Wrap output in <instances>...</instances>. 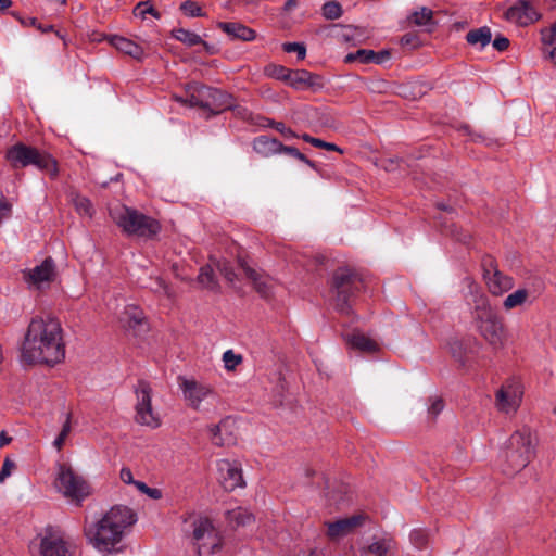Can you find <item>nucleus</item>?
<instances>
[{"label": "nucleus", "mask_w": 556, "mask_h": 556, "mask_svg": "<svg viewBox=\"0 0 556 556\" xmlns=\"http://www.w3.org/2000/svg\"><path fill=\"white\" fill-rule=\"evenodd\" d=\"M323 15L327 20H337L342 15L341 5L336 1H329L323 5Z\"/></svg>", "instance_id": "obj_38"}, {"label": "nucleus", "mask_w": 556, "mask_h": 556, "mask_svg": "<svg viewBox=\"0 0 556 556\" xmlns=\"http://www.w3.org/2000/svg\"><path fill=\"white\" fill-rule=\"evenodd\" d=\"M136 522L137 515L130 507L115 505L99 521L86 526L85 534L97 551L111 553L122 541L125 531Z\"/></svg>", "instance_id": "obj_2"}, {"label": "nucleus", "mask_w": 556, "mask_h": 556, "mask_svg": "<svg viewBox=\"0 0 556 556\" xmlns=\"http://www.w3.org/2000/svg\"><path fill=\"white\" fill-rule=\"evenodd\" d=\"M228 520L237 527H244L253 521V516L247 509L238 507L228 511Z\"/></svg>", "instance_id": "obj_31"}, {"label": "nucleus", "mask_w": 556, "mask_h": 556, "mask_svg": "<svg viewBox=\"0 0 556 556\" xmlns=\"http://www.w3.org/2000/svg\"><path fill=\"white\" fill-rule=\"evenodd\" d=\"M217 268L219 273L230 282H233L236 279V274L232 267L227 262H218Z\"/></svg>", "instance_id": "obj_49"}, {"label": "nucleus", "mask_w": 556, "mask_h": 556, "mask_svg": "<svg viewBox=\"0 0 556 556\" xmlns=\"http://www.w3.org/2000/svg\"><path fill=\"white\" fill-rule=\"evenodd\" d=\"M289 85L295 89L314 91L324 88L325 83L321 76L306 70L292 71Z\"/></svg>", "instance_id": "obj_20"}, {"label": "nucleus", "mask_w": 556, "mask_h": 556, "mask_svg": "<svg viewBox=\"0 0 556 556\" xmlns=\"http://www.w3.org/2000/svg\"><path fill=\"white\" fill-rule=\"evenodd\" d=\"M361 280L349 268H339L332 277V291L336 294V308L342 314H349L351 311L350 299L358 289Z\"/></svg>", "instance_id": "obj_11"}, {"label": "nucleus", "mask_w": 556, "mask_h": 556, "mask_svg": "<svg viewBox=\"0 0 556 556\" xmlns=\"http://www.w3.org/2000/svg\"><path fill=\"white\" fill-rule=\"evenodd\" d=\"M109 42L118 51L136 60H141L144 55L142 47L128 38L113 35L109 38Z\"/></svg>", "instance_id": "obj_24"}, {"label": "nucleus", "mask_w": 556, "mask_h": 556, "mask_svg": "<svg viewBox=\"0 0 556 556\" xmlns=\"http://www.w3.org/2000/svg\"><path fill=\"white\" fill-rule=\"evenodd\" d=\"M110 216L123 232L129 236L151 238L161 230L156 219L125 205L111 208Z\"/></svg>", "instance_id": "obj_6"}, {"label": "nucleus", "mask_w": 556, "mask_h": 556, "mask_svg": "<svg viewBox=\"0 0 556 556\" xmlns=\"http://www.w3.org/2000/svg\"><path fill=\"white\" fill-rule=\"evenodd\" d=\"M296 5V0H287L285 3V9L290 11Z\"/></svg>", "instance_id": "obj_61"}, {"label": "nucleus", "mask_w": 556, "mask_h": 556, "mask_svg": "<svg viewBox=\"0 0 556 556\" xmlns=\"http://www.w3.org/2000/svg\"><path fill=\"white\" fill-rule=\"evenodd\" d=\"M173 36L175 39L181 41L188 47H193L197 45H203L205 48L207 47V43L198 34L184 28L174 29Z\"/></svg>", "instance_id": "obj_29"}, {"label": "nucleus", "mask_w": 556, "mask_h": 556, "mask_svg": "<svg viewBox=\"0 0 556 556\" xmlns=\"http://www.w3.org/2000/svg\"><path fill=\"white\" fill-rule=\"evenodd\" d=\"M492 45L497 51H505L509 46V40L506 37H496Z\"/></svg>", "instance_id": "obj_55"}, {"label": "nucleus", "mask_w": 556, "mask_h": 556, "mask_svg": "<svg viewBox=\"0 0 556 556\" xmlns=\"http://www.w3.org/2000/svg\"><path fill=\"white\" fill-rule=\"evenodd\" d=\"M541 40L544 46V51L556 45V36L547 28L541 30Z\"/></svg>", "instance_id": "obj_50"}, {"label": "nucleus", "mask_w": 556, "mask_h": 556, "mask_svg": "<svg viewBox=\"0 0 556 556\" xmlns=\"http://www.w3.org/2000/svg\"><path fill=\"white\" fill-rule=\"evenodd\" d=\"M7 157L14 167L34 165L40 170H46L51 176L58 173L56 162L51 155L23 143H17L9 149Z\"/></svg>", "instance_id": "obj_7"}, {"label": "nucleus", "mask_w": 556, "mask_h": 556, "mask_svg": "<svg viewBox=\"0 0 556 556\" xmlns=\"http://www.w3.org/2000/svg\"><path fill=\"white\" fill-rule=\"evenodd\" d=\"M444 407L443 401L440 397H434L431 400V405L429 407V413L432 415H438Z\"/></svg>", "instance_id": "obj_52"}, {"label": "nucleus", "mask_w": 556, "mask_h": 556, "mask_svg": "<svg viewBox=\"0 0 556 556\" xmlns=\"http://www.w3.org/2000/svg\"><path fill=\"white\" fill-rule=\"evenodd\" d=\"M178 102L188 103L207 110L212 114H218L225 110L233 109L232 96L222 90L195 83L189 84L186 97H176Z\"/></svg>", "instance_id": "obj_5"}, {"label": "nucleus", "mask_w": 556, "mask_h": 556, "mask_svg": "<svg viewBox=\"0 0 556 556\" xmlns=\"http://www.w3.org/2000/svg\"><path fill=\"white\" fill-rule=\"evenodd\" d=\"M538 439L530 428L514 431L498 457V467L506 476L523 470L536 456Z\"/></svg>", "instance_id": "obj_3"}, {"label": "nucleus", "mask_w": 556, "mask_h": 556, "mask_svg": "<svg viewBox=\"0 0 556 556\" xmlns=\"http://www.w3.org/2000/svg\"><path fill=\"white\" fill-rule=\"evenodd\" d=\"M375 51L372 50H365L361 49L357 50L354 54H349L346 56V62H352L354 60H358L363 64H369L372 63V60L375 59Z\"/></svg>", "instance_id": "obj_41"}, {"label": "nucleus", "mask_w": 556, "mask_h": 556, "mask_svg": "<svg viewBox=\"0 0 556 556\" xmlns=\"http://www.w3.org/2000/svg\"><path fill=\"white\" fill-rule=\"evenodd\" d=\"M483 278L489 291L494 295H502L514 287V279L502 273L491 256L482 261Z\"/></svg>", "instance_id": "obj_13"}, {"label": "nucleus", "mask_w": 556, "mask_h": 556, "mask_svg": "<svg viewBox=\"0 0 556 556\" xmlns=\"http://www.w3.org/2000/svg\"><path fill=\"white\" fill-rule=\"evenodd\" d=\"M314 147L323 148V149L330 150V151H340L341 152V150L336 144L326 142L318 138H316V140L314 141Z\"/></svg>", "instance_id": "obj_57"}, {"label": "nucleus", "mask_w": 556, "mask_h": 556, "mask_svg": "<svg viewBox=\"0 0 556 556\" xmlns=\"http://www.w3.org/2000/svg\"><path fill=\"white\" fill-rule=\"evenodd\" d=\"M395 548V541L392 538H382L372 542L368 546V552L376 556H387V554Z\"/></svg>", "instance_id": "obj_30"}, {"label": "nucleus", "mask_w": 556, "mask_h": 556, "mask_svg": "<svg viewBox=\"0 0 556 556\" xmlns=\"http://www.w3.org/2000/svg\"><path fill=\"white\" fill-rule=\"evenodd\" d=\"M346 343L355 350L372 353L378 350V344L362 332H353L345 336Z\"/></svg>", "instance_id": "obj_26"}, {"label": "nucleus", "mask_w": 556, "mask_h": 556, "mask_svg": "<svg viewBox=\"0 0 556 556\" xmlns=\"http://www.w3.org/2000/svg\"><path fill=\"white\" fill-rule=\"evenodd\" d=\"M119 478L126 484H132L136 481L129 468H122L119 472Z\"/></svg>", "instance_id": "obj_56"}, {"label": "nucleus", "mask_w": 556, "mask_h": 556, "mask_svg": "<svg viewBox=\"0 0 556 556\" xmlns=\"http://www.w3.org/2000/svg\"><path fill=\"white\" fill-rule=\"evenodd\" d=\"M527 4L525 3L523 8L520 7H511L505 12V17L507 21L525 24L523 14L525 8Z\"/></svg>", "instance_id": "obj_44"}, {"label": "nucleus", "mask_w": 556, "mask_h": 556, "mask_svg": "<svg viewBox=\"0 0 556 556\" xmlns=\"http://www.w3.org/2000/svg\"><path fill=\"white\" fill-rule=\"evenodd\" d=\"M192 543L199 556H211L223 545V538L207 517H198L192 522Z\"/></svg>", "instance_id": "obj_8"}, {"label": "nucleus", "mask_w": 556, "mask_h": 556, "mask_svg": "<svg viewBox=\"0 0 556 556\" xmlns=\"http://www.w3.org/2000/svg\"><path fill=\"white\" fill-rule=\"evenodd\" d=\"M529 298V292L526 289H518L515 292L510 293L505 300H504V307L505 309L509 311L515 307L521 306Z\"/></svg>", "instance_id": "obj_32"}, {"label": "nucleus", "mask_w": 556, "mask_h": 556, "mask_svg": "<svg viewBox=\"0 0 556 556\" xmlns=\"http://www.w3.org/2000/svg\"><path fill=\"white\" fill-rule=\"evenodd\" d=\"M365 517L363 515H355L350 518L337 520L334 522H327V535L331 540H337L351 533L356 527L363 525Z\"/></svg>", "instance_id": "obj_21"}, {"label": "nucleus", "mask_w": 556, "mask_h": 556, "mask_svg": "<svg viewBox=\"0 0 556 556\" xmlns=\"http://www.w3.org/2000/svg\"><path fill=\"white\" fill-rule=\"evenodd\" d=\"M136 404L135 420L141 426L156 429L161 426L162 420L159 412L152 406V388L144 380L138 381L135 387Z\"/></svg>", "instance_id": "obj_10"}, {"label": "nucleus", "mask_w": 556, "mask_h": 556, "mask_svg": "<svg viewBox=\"0 0 556 556\" xmlns=\"http://www.w3.org/2000/svg\"><path fill=\"white\" fill-rule=\"evenodd\" d=\"M38 29L41 30L42 33H47V31H50L53 29V26L52 25H48L47 27H41L40 25L38 26Z\"/></svg>", "instance_id": "obj_63"}, {"label": "nucleus", "mask_w": 556, "mask_h": 556, "mask_svg": "<svg viewBox=\"0 0 556 556\" xmlns=\"http://www.w3.org/2000/svg\"><path fill=\"white\" fill-rule=\"evenodd\" d=\"M301 138H302L305 142L311 143L312 146H314V141L316 140V138H314V137H312V136H309V135H307V134H303V135L301 136Z\"/></svg>", "instance_id": "obj_60"}, {"label": "nucleus", "mask_w": 556, "mask_h": 556, "mask_svg": "<svg viewBox=\"0 0 556 556\" xmlns=\"http://www.w3.org/2000/svg\"><path fill=\"white\" fill-rule=\"evenodd\" d=\"M547 29H549L556 36V22L553 23Z\"/></svg>", "instance_id": "obj_64"}, {"label": "nucleus", "mask_w": 556, "mask_h": 556, "mask_svg": "<svg viewBox=\"0 0 556 556\" xmlns=\"http://www.w3.org/2000/svg\"><path fill=\"white\" fill-rule=\"evenodd\" d=\"M460 350H462V344L459 342H454L452 345H451V352L453 354V356L458 361L460 362L463 365L465 364L464 359H463V355L460 353Z\"/></svg>", "instance_id": "obj_58"}, {"label": "nucleus", "mask_w": 556, "mask_h": 556, "mask_svg": "<svg viewBox=\"0 0 556 556\" xmlns=\"http://www.w3.org/2000/svg\"><path fill=\"white\" fill-rule=\"evenodd\" d=\"M274 127L277 131H279L281 135H283L286 138H294L298 137L294 131H292L290 128L286 127L283 123H275Z\"/></svg>", "instance_id": "obj_54"}, {"label": "nucleus", "mask_w": 556, "mask_h": 556, "mask_svg": "<svg viewBox=\"0 0 556 556\" xmlns=\"http://www.w3.org/2000/svg\"><path fill=\"white\" fill-rule=\"evenodd\" d=\"M375 59L372 60V63L375 64H383L387 61L390 60L391 53L388 50H382L379 52H375Z\"/></svg>", "instance_id": "obj_53"}, {"label": "nucleus", "mask_w": 556, "mask_h": 556, "mask_svg": "<svg viewBox=\"0 0 556 556\" xmlns=\"http://www.w3.org/2000/svg\"><path fill=\"white\" fill-rule=\"evenodd\" d=\"M55 488L70 502L79 505L91 493L90 485L71 467L60 466L55 479Z\"/></svg>", "instance_id": "obj_9"}, {"label": "nucleus", "mask_w": 556, "mask_h": 556, "mask_svg": "<svg viewBox=\"0 0 556 556\" xmlns=\"http://www.w3.org/2000/svg\"><path fill=\"white\" fill-rule=\"evenodd\" d=\"M428 532L424 529H414L409 539L412 544L417 548H424L428 543Z\"/></svg>", "instance_id": "obj_40"}, {"label": "nucleus", "mask_w": 556, "mask_h": 556, "mask_svg": "<svg viewBox=\"0 0 556 556\" xmlns=\"http://www.w3.org/2000/svg\"><path fill=\"white\" fill-rule=\"evenodd\" d=\"M118 319L124 328L136 332L143 331L147 328L143 312L136 305H126Z\"/></svg>", "instance_id": "obj_22"}, {"label": "nucleus", "mask_w": 556, "mask_h": 556, "mask_svg": "<svg viewBox=\"0 0 556 556\" xmlns=\"http://www.w3.org/2000/svg\"><path fill=\"white\" fill-rule=\"evenodd\" d=\"M71 432V421H70V416H67L63 427H62V430L61 432L59 433V435L55 438V440L53 441V446L58 450V451H61L64 443H65V440L66 438L68 437Z\"/></svg>", "instance_id": "obj_45"}, {"label": "nucleus", "mask_w": 556, "mask_h": 556, "mask_svg": "<svg viewBox=\"0 0 556 556\" xmlns=\"http://www.w3.org/2000/svg\"><path fill=\"white\" fill-rule=\"evenodd\" d=\"M467 42L471 46H478L481 49L491 42L492 33L491 29L486 26L480 27L478 29L470 30L466 35Z\"/></svg>", "instance_id": "obj_28"}, {"label": "nucleus", "mask_w": 556, "mask_h": 556, "mask_svg": "<svg viewBox=\"0 0 556 556\" xmlns=\"http://www.w3.org/2000/svg\"><path fill=\"white\" fill-rule=\"evenodd\" d=\"M180 10L186 16L189 17L205 16V13L203 12L199 3L192 0H187L182 2L180 4Z\"/></svg>", "instance_id": "obj_35"}, {"label": "nucleus", "mask_w": 556, "mask_h": 556, "mask_svg": "<svg viewBox=\"0 0 556 556\" xmlns=\"http://www.w3.org/2000/svg\"><path fill=\"white\" fill-rule=\"evenodd\" d=\"M408 20L416 26L427 27L428 31H431L434 27L433 12L431 9L421 7L419 10L413 12Z\"/></svg>", "instance_id": "obj_27"}, {"label": "nucleus", "mask_w": 556, "mask_h": 556, "mask_svg": "<svg viewBox=\"0 0 556 556\" xmlns=\"http://www.w3.org/2000/svg\"><path fill=\"white\" fill-rule=\"evenodd\" d=\"M282 146L277 139L265 135L256 137L253 141L254 151L265 157L282 153Z\"/></svg>", "instance_id": "obj_25"}, {"label": "nucleus", "mask_w": 556, "mask_h": 556, "mask_svg": "<svg viewBox=\"0 0 556 556\" xmlns=\"http://www.w3.org/2000/svg\"><path fill=\"white\" fill-rule=\"evenodd\" d=\"M283 50L288 53L295 52L299 60H304L306 55V48L303 43L299 42H286L282 46Z\"/></svg>", "instance_id": "obj_47"}, {"label": "nucleus", "mask_w": 556, "mask_h": 556, "mask_svg": "<svg viewBox=\"0 0 556 556\" xmlns=\"http://www.w3.org/2000/svg\"><path fill=\"white\" fill-rule=\"evenodd\" d=\"M218 481L225 491L231 492L244 486L241 465L236 460L219 459L217 462Z\"/></svg>", "instance_id": "obj_15"}, {"label": "nucleus", "mask_w": 556, "mask_h": 556, "mask_svg": "<svg viewBox=\"0 0 556 556\" xmlns=\"http://www.w3.org/2000/svg\"><path fill=\"white\" fill-rule=\"evenodd\" d=\"M223 362L225 369L231 371L242 363V356L240 354H236L232 350H227L223 354Z\"/></svg>", "instance_id": "obj_37"}, {"label": "nucleus", "mask_w": 556, "mask_h": 556, "mask_svg": "<svg viewBox=\"0 0 556 556\" xmlns=\"http://www.w3.org/2000/svg\"><path fill=\"white\" fill-rule=\"evenodd\" d=\"M282 153H286V154H289L295 159H298L299 161L307 164L309 167L312 168H316V165L314 162H312L311 160H308L303 153H301L296 148H293V147H287V146H282Z\"/></svg>", "instance_id": "obj_46"}, {"label": "nucleus", "mask_w": 556, "mask_h": 556, "mask_svg": "<svg viewBox=\"0 0 556 556\" xmlns=\"http://www.w3.org/2000/svg\"><path fill=\"white\" fill-rule=\"evenodd\" d=\"M472 321L478 333L493 351L497 352L506 348L509 334L504 319L483 294L475 296Z\"/></svg>", "instance_id": "obj_4"}, {"label": "nucleus", "mask_w": 556, "mask_h": 556, "mask_svg": "<svg viewBox=\"0 0 556 556\" xmlns=\"http://www.w3.org/2000/svg\"><path fill=\"white\" fill-rule=\"evenodd\" d=\"M149 288L155 293H161L166 295L167 298H173L172 290L161 277H155L154 279H152Z\"/></svg>", "instance_id": "obj_42"}, {"label": "nucleus", "mask_w": 556, "mask_h": 556, "mask_svg": "<svg viewBox=\"0 0 556 556\" xmlns=\"http://www.w3.org/2000/svg\"><path fill=\"white\" fill-rule=\"evenodd\" d=\"M266 73L270 77L290 83L292 71L282 65H270L266 67Z\"/></svg>", "instance_id": "obj_36"}, {"label": "nucleus", "mask_w": 556, "mask_h": 556, "mask_svg": "<svg viewBox=\"0 0 556 556\" xmlns=\"http://www.w3.org/2000/svg\"><path fill=\"white\" fill-rule=\"evenodd\" d=\"M132 485L141 493L148 495L150 498L159 500L162 497V492L160 489L150 488L144 482L136 480Z\"/></svg>", "instance_id": "obj_43"}, {"label": "nucleus", "mask_w": 556, "mask_h": 556, "mask_svg": "<svg viewBox=\"0 0 556 556\" xmlns=\"http://www.w3.org/2000/svg\"><path fill=\"white\" fill-rule=\"evenodd\" d=\"M15 467V463L10 457L4 458L0 470V483H3L12 475Z\"/></svg>", "instance_id": "obj_48"}, {"label": "nucleus", "mask_w": 556, "mask_h": 556, "mask_svg": "<svg viewBox=\"0 0 556 556\" xmlns=\"http://www.w3.org/2000/svg\"><path fill=\"white\" fill-rule=\"evenodd\" d=\"M211 441L216 446L232 445L237 440V426L236 421L226 417L217 425L210 427Z\"/></svg>", "instance_id": "obj_18"}, {"label": "nucleus", "mask_w": 556, "mask_h": 556, "mask_svg": "<svg viewBox=\"0 0 556 556\" xmlns=\"http://www.w3.org/2000/svg\"><path fill=\"white\" fill-rule=\"evenodd\" d=\"M522 390L518 382L504 383L495 394V406L501 413H515L521 402Z\"/></svg>", "instance_id": "obj_14"}, {"label": "nucleus", "mask_w": 556, "mask_h": 556, "mask_svg": "<svg viewBox=\"0 0 556 556\" xmlns=\"http://www.w3.org/2000/svg\"><path fill=\"white\" fill-rule=\"evenodd\" d=\"M73 203L79 215L87 217L92 216L93 207L89 199L77 194L73 198Z\"/></svg>", "instance_id": "obj_34"}, {"label": "nucleus", "mask_w": 556, "mask_h": 556, "mask_svg": "<svg viewBox=\"0 0 556 556\" xmlns=\"http://www.w3.org/2000/svg\"><path fill=\"white\" fill-rule=\"evenodd\" d=\"M198 281L206 289L215 290L217 288V281L211 265H205L200 269Z\"/></svg>", "instance_id": "obj_33"}, {"label": "nucleus", "mask_w": 556, "mask_h": 556, "mask_svg": "<svg viewBox=\"0 0 556 556\" xmlns=\"http://www.w3.org/2000/svg\"><path fill=\"white\" fill-rule=\"evenodd\" d=\"M12 441V438L7 434L5 431L0 432V448L4 447L5 445L10 444Z\"/></svg>", "instance_id": "obj_59"}, {"label": "nucleus", "mask_w": 556, "mask_h": 556, "mask_svg": "<svg viewBox=\"0 0 556 556\" xmlns=\"http://www.w3.org/2000/svg\"><path fill=\"white\" fill-rule=\"evenodd\" d=\"M217 26L232 39H241L243 41H252L256 37V34L252 28L247 27L245 25L240 24V23L219 22L217 24Z\"/></svg>", "instance_id": "obj_23"}, {"label": "nucleus", "mask_w": 556, "mask_h": 556, "mask_svg": "<svg viewBox=\"0 0 556 556\" xmlns=\"http://www.w3.org/2000/svg\"><path fill=\"white\" fill-rule=\"evenodd\" d=\"M241 268L243 269L247 278H249L254 286V289L262 298H269L273 293L274 280L257 269L251 267L245 262H241Z\"/></svg>", "instance_id": "obj_19"}, {"label": "nucleus", "mask_w": 556, "mask_h": 556, "mask_svg": "<svg viewBox=\"0 0 556 556\" xmlns=\"http://www.w3.org/2000/svg\"><path fill=\"white\" fill-rule=\"evenodd\" d=\"M41 556H71L68 543L63 535L51 527L46 528L40 538Z\"/></svg>", "instance_id": "obj_17"}, {"label": "nucleus", "mask_w": 556, "mask_h": 556, "mask_svg": "<svg viewBox=\"0 0 556 556\" xmlns=\"http://www.w3.org/2000/svg\"><path fill=\"white\" fill-rule=\"evenodd\" d=\"M22 361L54 366L65 358L63 329L58 318L39 315L30 319L21 346Z\"/></svg>", "instance_id": "obj_1"}, {"label": "nucleus", "mask_w": 556, "mask_h": 556, "mask_svg": "<svg viewBox=\"0 0 556 556\" xmlns=\"http://www.w3.org/2000/svg\"><path fill=\"white\" fill-rule=\"evenodd\" d=\"M178 384L187 405L194 410H202L204 404L214 403L217 400L215 390L207 383L179 377Z\"/></svg>", "instance_id": "obj_12"}, {"label": "nucleus", "mask_w": 556, "mask_h": 556, "mask_svg": "<svg viewBox=\"0 0 556 556\" xmlns=\"http://www.w3.org/2000/svg\"><path fill=\"white\" fill-rule=\"evenodd\" d=\"M12 4L11 0H0V10H5Z\"/></svg>", "instance_id": "obj_62"}, {"label": "nucleus", "mask_w": 556, "mask_h": 556, "mask_svg": "<svg viewBox=\"0 0 556 556\" xmlns=\"http://www.w3.org/2000/svg\"><path fill=\"white\" fill-rule=\"evenodd\" d=\"M55 264L51 257H47L41 264L24 273V278L29 288L40 290L48 287L55 278Z\"/></svg>", "instance_id": "obj_16"}, {"label": "nucleus", "mask_w": 556, "mask_h": 556, "mask_svg": "<svg viewBox=\"0 0 556 556\" xmlns=\"http://www.w3.org/2000/svg\"><path fill=\"white\" fill-rule=\"evenodd\" d=\"M401 43L403 46H409L412 48H417L419 46V39L416 35L414 34H405L402 38H401Z\"/></svg>", "instance_id": "obj_51"}, {"label": "nucleus", "mask_w": 556, "mask_h": 556, "mask_svg": "<svg viewBox=\"0 0 556 556\" xmlns=\"http://www.w3.org/2000/svg\"><path fill=\"white\" fill-rule=\"evenodd\" d=\"M134 14L141 18H144L147 14H151L155 18H160V13L150 4L149 1L139 2L135 9Z\"/></svg>", "instance_id": "obj_39"}]
</instances>
